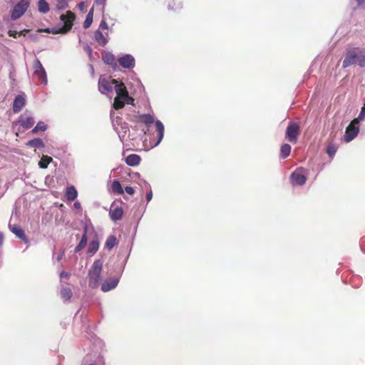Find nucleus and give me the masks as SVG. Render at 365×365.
<instances>
[{
  "mask_svg": "<svg viewBox=\"0 0 365 365\" xmlns=\"http://www.w3.org/2000/svg\"><path fill=\"white\" fill-rule=\"evenodd\" d=\"M69 274L66 272H64V271H62L61 273H60V278L61 279H63V278H68L69 277Z\"/></svg>",
  "mask_w": 365,
  "mask_h": 365,
  "instance_id": "44",
  "label": "nucleus"
},
{
  "mask_svg": "<svg viewBox=\"0 0 365 365\" xmlns=\"http://www.w3.org/2000/svg\"><path fill=\"white\" fill-rule=\"evenodd\" d=\"M56 8L59 10H64L68 6V0H56Z\"/></svg>",
  "mask_w": 365,
  "mask_h": 365,
  "instance_id": "34",
  "label": "nucleus"
},
{
  "mask_svg": "<svg viewBox=\"0 0 365 365\" xmlns=\"http://www.w3.org/2000/svg\"><path fill=\"white\" fill-rule=\"evenodd\" d=\"M102 269V260H95L88 271V284L91 287L96 288L100 284Z\"/></svg>",
  "mask_w": 365,
  "mask_h": 365,
  "instance_id": "3",
  "label": "nucleus"
},
{
  "mask_svg": "<svg viewBox=\"0 0 365 365\" xmlns=\"http://www.w3.org/2000/svg\"><path fill=\"white\" fill-rule=\"evenodd\" d=\"M119 282V279L117 277L111 278L109 280L104 282L101 284V290L103 292H109L115 289Z\"/></svg>",
  "mask_w": 365,
  "mask_h": 365,
  "instance_id": "14",
  "label": "nucleus"
},
{
  "mask_svg": "<svg viewBox=\"0 0 365 365\" xmlns=\"http://www.w3.org/2000/svg\"><path fill=\"white\" fill-rule=\"evenodd\" d=\"M102 58L106 64L110 66L114 69L116 68L115 57L112 53L103 51L102 53Z\"/></svg>",
  "mask_w": 365,
  "mask_h": 365,
  "instance_id": "15",
  "label": "nucleus"
},
{
  "mask_svg": "<svg viewBox=\"0 0 365 365\" xmlns=\"http://www.w3.org/2000/svg\"><path fill=\"white\" fill-rule=\"evenodd\" d=\"M99 248V242L97 240H92L88 245V253L94 255Z\"/></svg>",
  "mask_w": 365,
  "mask_h": 365,
  "instance_id": "28",
  "label": "nucleus"
},
{
  "mask_svg": "<svg viewBox=\"0 0 365 365\" xmlns=\"http://www.w3.org/2000/svg\"><path fill=\"white\" fill-rule=\"evenodd\" d=\"M88 365H104V361L101 357H98L93 362L88 364Z\"/></svg>",
  "mask_w": 365,
  "mask_h": 365,
  "instance_id": "37",
  "label": "nucleus"
},
{
  "mask_svg": "<svg viewBox=\"0 0 365 365\" xmlns=\"http://www.w3.org/2000/svg\"><path fill=\"white\" fill-rule=\"evenodd\" d=\"M73 208L76 209V210H78L79 211L82 210L81 205V203L78 201H76L73 203Z\"/></svg>",
  "mask_w": 365,
  "mask_h": 365,
  "instance_id": "42",
  "label": "nucleus"
},
{
  "mask_svg": "<svg viewBox=\"0 0 365 365\" xmlns=\"http://www.w3.org/2000/svg\"><path fill=\"white\" fill-rule=\"evenodd\" d=\"M356 123L352 121L346 128L344 137L345 142L349 143L351 141L358 135L359 129L358 126L354 125Z\"/></svg>",
  "mask_w": 365,
  "mask_h": 365,
  "instance_id": "9",
  "label": "nucleus"
},
{
  "mask_svg": "<svg viewBox=\"0 0 365 365\" xmlns=\"http://www.w3.org/2000/svg\"><path fill=\"white\" fill-rule=\"evenodd\" d=\"M93 9L92 8L88 13L86 20L83 22V28L84 29H88L91 26V24L93 22Z\"/></svg>",
  "mask_w": 365,
  "mask_h": 365,
  "instance_id": "32",
  "label": "nucleus"
},
{
  "mask_svg": "<svg viewBox=\"0 0 365 365\" xmlns=\"http://www.w3.org/2000/svg\"><path fill=\"white\" fill-rule=\"evenodd\" d=\"M94 38L96 41L101 46H104L108 43V39L103 34V33L100 30H97L94 33Z\"/></svg>",
  "mask_w": 365,
  "mask_h": 365,
  "instance_id": "22",
  "label": "nucleus"
},
{
  "mask_svg": "<svg viewBox=\"0 0 365 365\" xmlns=\"http://www.w3.org/2000/svg\"><path fill=\"white\" fill-rule=\"evenodd\" d=\"M121 83L110 77L106 78L101 76L98 80V91L102 94L108 95L112 93L113 90L115 91V86L120 85Z\"/></svg>",
  "mask_w": 365,
  "mask_h": 365,
  "instance_id": "4",
  "label": "nucleus"
},
{
  "mask_svg": "<svg viewBox=\"0 0 365 365\" xmlns=\"http://www.w3.org/2000/svg\"><path fill=\"white\" fill-rule=\"evenodd\" d=\"M291 149H292V148H291L290 145H289L287 143L283 144L281 146V149H280V157L282 159H285L286 158H287L290 155Z\"/></svg>",
  "mask_w": 365,
  "mask_h": 365,
  "instance_id": "25",
  "label": "nucleus"
},
{
  "mask_svg": "<svg viewBox=\"0 0 365 365\" xmlns=\"http://www.w3.org/2000/svg\"><path fill=\"white\" fill-rule=\"evenodd\" d=\"M78 7H79L80 9L82 10L83 9V7H84V2L83 1L80 2L78 4Z\"/></svg>",
  "mask_w": 365,
  "mask_h": 365,
  "instance_id": "48",
  "label": "nucleus"
},
{
  "mask_svg": "<svg viewBox=\"0 0 365 365\" xmlns=\"http://www.w3.org/2000/svg\"><path fill=\"white\" fill-rule=\"evenodd\" d=\"M3 240V236L1 234H0V242H1V240Z\"/></svg>",
  "mask_w": 365,
  "mask_h": 365,
  "instance_id": "53",
  "label": "nucleus"
},
{
  "mask_svg": "<svg viewBox=\"0 0 365 365\" xmlns=\"http://www.w3.org/2000/svg\"><path fill=\"white\" fill-rule=\"evenodd\" d=\"M33 68L34 76L41 80L43 84L46 85L48 82L46 72L38 58L35 59Z\"/></svg>",
  "mask_w": 365,
  "mask_h": 365,
  "instance_id": "7",
  "label": "nucleus"
},
{
  "mask_svg": "<svg viewBox=\"0 0 365 365\" xmlns=\"http://www.w3.org/2000/svg\"><path fill=\"white\" fill-rule=\"evenodd\" d=\"M90 67H91V71L92 73H93V72H94V68H93V66L92 65H90Z\"/></svg>",
  "mask_w": 365,
  "mask_h": 365,
  "instance_id": "52",
  "label": "nucleus"
},
{
  "mask_svg": "<svg viewBox=\"0 0 365 365\" xmlns=\"http://www.w3.org/2000/svg\"><path fill=\"white\" fill-rule=\"evenodd\" d=\"M52 161V158L48 155H43L38 162V165L42 169H46L48 165Z\"/></svg>",
  "mask_w": 365,
  "mask_h": 365,
  "instance_id": "31",
  "label": "nucleus"
},
{
  "mask_svg": "<svg viewBox=\"0 0 365 365\" xmlns=\"http://www.w3.org/2000/svg\"><path fill=\"white\" fill-rule=\"evenodd\" d=\"M108 26L107 23L106 22V21L105 20H102L101 24H100L99 29H108Z\"/></svg>",
  "mask_w": 365,
  "mask_h": 365,
  "instance_id": "41",
  "label": "nucleus"
},
{
  "mask_svg": "<svg viewBox=\"0 0 365 365\" xmlns=\"http://www.w3.org/2000/svg\"><path fill=\"white\" fill-rule=\"evenodd\" d=\"M53 33L57 34V33H58V31H53Z\"/></svg>",
  "mask_w": 365,
  "mask_h": 365,
  "instance_id": "54",
  "label": "nucleus"
},
{
  "mask_svg": "<svg viewBox=\"0 0 365 365\" xmlns=\"http://www.w3.org/2000/svg\"><path fill=\"white\" fill-rule=\"evenodd\" d=\"M125 191L128 194L131 195H133V194L135 193V190H134L132 187H130V186H126V187H125Z\"/></svg>",
  "mask_w": 365,
  "mask_h": 365,
  "instance_id": "40",
  "label": "nucleus"
},
{
  "mask_svg": "<svg viewBox=\"0 0 365 365\" xmlns=\"http://www.w3.org/2000/svg\"><path fill=\"white\" fill-rule=\"evenodd\" d=\"M19 123L26 130L31 128L35 123L32 113L26 110L19 117Z\"/></svg>",
  "mask_w": 365,
  "mask_h": 365,
  "instance_id": "8",
  "label": "nucleus"
},
{
  "mask_svg": "<svg viewBox=\"0 0 365 365\" xmlns=\"http://www.w3.org/2000/svg\"><path fill=\"white\" fill-rule=\"evenodd\" d=\"M115 93L117 96L115 98L113 103L115 109L122 108L125 103L129 105L133 104L134 98L128 96V92L124 83L115 86Z\"/></svg>",
  "mask_w": 365,
  "mask_h": 365,
  "instance_id": "2",
  "label": "nucleus"
},
{
  "mask_svg": "<svg viewBox=\"0 0 365 365\" xmlns=\"http://www.w3.org/2000/svg\"><path fill=\"white\" fill-rule=\"evenodd\" d=\"M365 118V104L362 106L360 113L359 116L353 120L354 123H356V124H358L360 120H363Z\"/></svg>",
  "mask_w": 365,
  "mask_h": 365,
  "instance_id": "35",
  "label": "nucleus"
},
{
  "mask_svg": "<svg viewBox=\"0 0 365 365\" xmlns=\"http://www.w3.org/2000/svg\"><path fill=\"white\" fill-rule=\"evenodd\" d=\"M182 7V6L180 5V4H178V6L177 8H174L172 5H171V1H169L168 2V10H176L178 9H180Z\"/></svg>",
  "mask_w": 365,
  "mask_h": 365,
  "instance_id": "43",
  "label": "nucleus"
},
{
  "mask_svg": "<svg viewBox=\"0 0 365 365\" xmlns=\"http://www.w3.org/2000/svg\"><path fill=\"white\" fill-rule=\"evenodd\" d=\"M111 188L115 193L122 195L123 194V190L119 181L113 180L111 184Z\"/></svg>",
  "mask_w": 365,
  "mask_h": 365,
  "instance_id": "30",
  "label": "nucleus"
},
{
  "mask_svg": "<svg viewBox=\"0 0 365 365\" xmlns=\"http://www.w3.org/2000/svg\"><path fill=\"white\" fill-rule=\"evenodd\" d=\"M119 65L124 68L130 69L134 68L135 64V61L134 57L130 54H125L122 57L118 58Z\"/></svg>",
  "mask_w": 365,
  "mask_h": 365,
  "instance_id": "10",
  "label": "nucleus"
},
{
  "mask_svg": "<svg viewBox=\"0 0 365 365\" xmlns=\"http://www.w3.org/2000/svg\"><path fill=\"white\" fill-rule=\"evenodd\" d=\"M88 232V227L87 225H85L83 227V234L81 237V239L79 243L75 248V252H78L81 251L86 245L88 242L87 233Z\"/></svg>",
  "mask_w": 365,
  "mask_h": 365,
  "instance_id": "17",
  "label": "nucleus"
},
{
  "mask_svg": "<svg viewBox=\"0 0 365 365\" xmlns=\"http://www.w3.org/2000/svg\"><path fill=\"white\" fill-rule=\"evenodd\" d=\"M117 239L114 235H110L105 243V247L108 250H112L117 245Z\"/></svg>",
  "mask_w": 365,
  "mask_h": 365,
  "instance_id": "27",
  "label": "nucleus"
},
{
  "mask_svg": "<svg viewBox=\"0 0 365 365\" xmlns=\"http://www.w3.org/2000/svg\"><path fill=\"white\" fill-rule=\"evenodd\" d=\"M86 51H87V52L89 53V55H91V54L92 49H91V47L87 46V48H86Z\"/></svg>",
  "mask_w": 365,
  "mask_h": 365,
  "instance_id": "51",
  "label": "nucleus"
},
{
  "mask_svg": "<svg viewBox=\"0 0 365 365\" xmlns=\"http://www.w3.org/2000/svg\"><path fill=\"white\" fill-rule=\"evenodd\" d=\"M65 196L68 201H73L78 196V192L73 185L66 187Z\"/></svg>",
  "mask_w": 365,
  "mask_h": 365,
  "instance_id": "20",
  "label": "nucleus"
},
{
  "mask_svg": "<svg viewBox=\"0 0 365 365\" xmlns=\"http://www.w3.org/2000/svg\"><path fill=\"white\" fill-rule=\"evenodd\" d=\"M26 145L29 147L31 148H44L45 145L43 140L41 138H36L31 140H29Z\"/></svg>",
  "mask_w": 365,
  "mask_h": 365,
  "instance_id": "23",
  "label": "nucleus"
},
{
  "mask_svg": "<svg viewBox=\"0 0 365 365\" xmlns=\"http://www.w3.org/2000/svg\"><path fill=\"white\" fill-rule=\"evenodd\" d=\"M356 1L357 2L358 6H361L365 2V0H356Z\"/></svg>",
  "mask_w": 365,
  "mask_h": 365,
  "instance_id": "47",
  "label": "nucleus"
},
{
  "mask_svg": "<svg viewBox=\"0 0 365 365\" xmlns=\"http://www.w3.org/2000/svg\"><path fill=\"white\" fill-rule=\"evenodd\" d=\"M300 134V128L298 123L289 122L286 129L285 137L292 143H296L299 135Z\"/></svg>",
  "mask_w": 365,
  "mask_h": 365,
  "instance_id": "5",
  "label": "nucleus"
},
{
  "mask_svg": "<svg viewBox=\"0 0 365 365\" xmlns=\"http://www.w3.org/2000/svg\"><path fill=\"white\" fill-rule=\"evenodd\" d=\"M29 6V2L27 0L19 1L11 11V19L16 20L21 17Z\"/></svg>",
  "mask_w": 365,
  "mask_h": 365,
  "instance_id": "6",
  "label": "nucleus"
},
{
  "mask_svg": "<svg viewBox=\"0 0 365 365\" xmlns=\"http://www.w3.org/2000/svg\"><path fill=\"white\" fill-rule=\"evenodd\" d=\"M140 118L146 125L150 126L154 123V118L150 114H142Z\"/></svg>",
  "mask_w": 365,
  "mask_h": 365,
  "instance_id": "29",
  "label": "nucleus"
},
{
  "mask_svg": "<svg viewBox=\"0 0 365 365\" xmlns=\"http://www.w3.org/2000/svg\"><path fill=\"white\" fill-rule=\"evenodd\" d=\"M60 294H61V297L62 299L64 302L69 301L70 299L71 298V297L73 296V292H72L71 289L69 288H66V287L62 288L61 289Z\"/></svg>",
  "mask_w": 365,
  "mask_h": 365,
  "instance_id": "24",
  "label": "nucleus"
},
{
  "mask_svg": "<svg viewBox=\"0 0 365 365\" xmlns=\"http://www.w3.org/2000/svg\"><path fill=\"white\" fill-rule=\"evenodd\" d=\"M327 152L329 156H333L336 152V148L334 145H329L327 147Z\"/></svg>",
  "mask_w": 365,
  "mask_h": 365,
  "instance_id": "36",
  "label": "nucleus"
},
{
  "mask_svg": "<svg viewBox=\"0 0 365 365\" xmlns=\"http://www.w3.org/2000/svg\"><path fill=\"white\" fill-rule=\"evenodd\" d=\"M47 129V125L42 121L38 122L37 125L31 130L33 134L37 133L38 131H45Z\"/></svg>",
  "mask_w": 365,
  "mask_h": 365,
  "instance_id": "33",
  "label": "nucleus"
},
{
  "mask_svg": "<svg viewBox=\"0 0 365 365\" xmlns=\"http://www.w3.org/2000/svg\"><path fill=\"white\" fill-rule=\"evenodd\" d=\"M63 255V252H62V253L59 254V255L57 256V260H58V261H60V260L62 259Z\"/></svg>",
  "mask_w": 365,
  "mask_h": 365,
  "instance_id": "50",
  "label": "nucleus"
},
{
  "mask_svg": "<svg viewBox=\"0 0 365 365\" xmlns=\"http://www.w3.org/2000/svg\"><path fill=\"white\" fill-rule=\"evenodd\" d=\"M9 227L11 232L14 233L17 237L24 241L26 244L29 243V240L25 235V232L20 226L9 223Z\"/></svg>",
  "mask_w": 365,
  "mask_h": 365,
  "instance_id": "11",
  "label": "nucleus"
},
{
  "mask_svg": "<svg viewBox=\"0 0 365 365\" xmlns=\"http://www.w3.org/2000/svg\"><path fill=\"white\" fill-rule=\"evenodd\" d=\"M29 31V30H28V29H24L23 31H21L19 32V36H25Z\"/></svg>",
  "mask_w": 365,
  "mask_h": 365,
  "instance_id": "46",
  "label": "nucleus"
},
{
  "mask_svg": "<svg viewBox=\"0 0 365 365\" xmlns=\"http://www.w3.org/2000/svg\"><path fill=\"white\" fill-rule=\"evenodd\" d=\"M8 34L9 36L11 37H13V38H18L19 36V32L16 31H14V30H9V32H8Z\"/></svg>",
  "mask_w": 365,
  "mask_h": 365,
  "instance_id": "38",
  "label": "nucleus"
},
{
  "mask_svg": "<svg viewBox=\"0 0 365 365\" xmlns=\"http://www.w3.org/2000/svg\"><path fill=\"white\" fill-rule=\"evenodd\" d=\"M140 157L137 154H130L125 158V163L129 166H136L140 164Z\"/></svg>",
  "mask_w": 365,
  "mask_h": 365,
  "instance_id": "21",
  "label": "nucleus"
},
{
  "mask_svg": "<svg viewBox=\"0 0 365 365\" xmlns=\"http://www.w3.org/2000/svg\"><path fill=\"white\" fill-rule=\"evenodd\" d=\"M38 10L40 13L46 14L50 10L49 4L46 0H39L38 1Z\"/></svg>",
  "mask_w": 365,
  "mask_h": 365,
  "instance_id": "26",
  "label": "nucleus"
},
{
  "mask_svg": "<svg viewBox=\"0 0 365 365\" xmlns=\"http://www.w3.org/2000/svg\"><path fill=\"white\" fill-rule=\"evenodd\" d=\"M89 358H90V356L87 355L84 359H83V363H88L90 360H89Z\"/></svg>",
  "mask_w": 365,
  "mask_h": 365,
  "instance_id": "49",
  "label": "nucleus"
},
{
  "mask_svg": "<svg viewBox=\"0 0 365 365\" xmlns=\"http://www.w3.org/2000/svg\"><path fill=\"white\" fill-rule=\"evenodd\" d=\"M114 117V113L113 112L110 113V118H112V120H113V123H117V124H119L121 121V118L117 116L115 118V119L113 118Z\"/></svg>",
  "mask_w": 365,
  "mask_h": 365,
  "instance_id": "39",
  "label": "nucleus"
},
{
  "mask_svg": "<svg viewBox=\"0 0 365 365\" xmlns=\"http://www.w3.org/2000/svg\"><path fill=\"white\" fill-rule=\"evenodd\" d=\"M61 21L70 29L73 26L75 19V15L73 12L68 11L66 14L61 15Z\"/></svg>",
  "mask_w": 365,
  "mask_h": 365,
  "instance_id": "18",
  "label": "nucleus"
},
{
  "mask_svg": "<svg viewBox=\"0 0 365 365\" xmlns=\"http://www.w3.org/2000/svg\"><path fill=\"white\" fill-rule=\"evenodd\" d=\"M356 64L365 67V53L358 48H348L344 55L342 67L345 68Z\"/></svg>",
  "mask_w": 365,
  "mask_h": 365,
  "instance_id": "1",
  "label": "nucleus"
},
{
  "mask_svg": "<svg viewBox=\"0 0 365 365\" xmlns=\"http://www.w3.org/2000/svg\"><path fill=\"white\" fill-rule=\"evenodd\" d=\"M123 215V208L120 207H114L113 205L111 206V208L109 212V215L110 219L116 222L118 220H120Z\"/></svg>",
  "mask_w": 365,
  "mask_h": 365,
  "instance_id": "16",
  "label": "nucleus"
},
{
  "mask_svg": "<svg viewBox=\"0 0 365 365\" xmlns=\"http://www.w3.org/2000/svg\"><path fill=\"white\" fill-rule=\"evenodd\" d=\"M26 105V99L24 95H18L13 103V111L14 113H19Z\"/></svg>",
  "mask_w": 365,
  "mask_h": 365,
  "instance_id": "13",
  "label": "nucleus"
},
{
  "mask_svg": "<svg viewBox=\"0 0 365 365\" xmlns=\"http://www.w3.org/2000/svg\"><path fill=\"white\" fill-rule=\"evenodd\" d=\"M153 197L152 191L150 190L149 192L146 195V200L148 202L150 201Z\"/></svg>",
  "mask_w": 365,
  "mask_h": 365,
  "instance_id": "45",
  "label": "nucleus"
},
{
  "mask_svg": "<svg viewBox=\"0 0 365 365\" xmlns=\"http://www.w3.org/2000/svg\"><path fill=\"white\" fill-rule=\"evenodd\" d=\"M291 180L294 185H303L306 182L307 178L302 170H297L291 175Z\"/></svg>",
  "mask_w": 365,
  "mask_h": 365,
  "instance_id": "12",
  "label": "nucleus"
},
{
  "mask_svg": "<svg viewBox=\"0 0 365 365\" xmlns=\"http://www.w3.org/2000/svg\"><path fill=\"white\" fill-rule=\"evenodd\" d=\"M155 123L156 127V131L158 133V140L155 143V146H157L158 145L160 144V143L162 141L163 138L165 128L163 123L160 120H157L155 122Z\"/></svg>",
  "mask_w": 365,
  "mask_h": 365,
  "instance_id": "19",
  "label": "nucleus"
}]
</instances>
